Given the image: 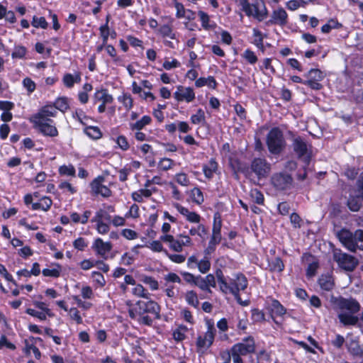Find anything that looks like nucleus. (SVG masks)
Instances as JSON below:
<instances>
[{
  "mask_svg": "<svg viewBox=\"0 0 363 363\" xmlns=\"http://www.w3.org/2000/svg\"><path fill=\"white\" fill-rule=\"evenodd\" d=\"M160 306L150 298L139 300L128 308L129 317L140 325L152 326L154 320L160 319Z\"/></svg>",
  "mask_w": 363,
  "mask_h": 363,
  "instance_id": "nucleus-1",
  "label": "nucleus"
},
{
  "mask_svg": "<svg viewBox=\"0 0 363 363\" xmlns=\"http://www.w3.org/2000/svg\"><path fill=\"white\" fill-rule=\"evenodd\" d=\"M57 116L52 108L41 106L37 113L32 114L29 122L32 124L33 128L45 137L55 138L59 135L56 122L52 118Z\"/></svg>",
  "mask_w": 363,
  "mask_h": 363,
  "instance_id": "nucleus-2",
  "label": "nucleus"
},
{
  "mask_svg": "<svg viewBox=\"0 0 363 363\" xmlns=\"http://www.w3.org/2000/svg\"><path fill=\"white\" fill-rule=\"evenodd\" d=\"M268 151L273 155H279L286 148V142L283 131L279 127L272 128L266 137Z\"/></svg>",
  "mask_w": 363,
  "mask_h": 363,
  "instance_id": "nucleus-3",
  "label": "nucleus"
},
{
  "mask_svg": "<svg viewBox=\"0 0 363 363\" xmlns=\"http://www.w3.org/2000/svg\"><path fill=\"white\" fill-rule=\"evenodd\" d=\"M238 1L241 6V10L246 16H253L259 21L267 18L268 11L263 0H256L253 4H250L249 0H238Z\"/></svg>",
  "mask_w": 363,
  "mask_h": 363,
  "instance_id": "nucleus-4",
  "label": "nucleus"
},
{
  "mask_svg": "<svg viewBox=\"0 0 363 363\" xmlns=\"http://www.w3.org/2000/svg\"><path fill=\"white\" fill-rule=\"evenodd\" d=\"M206 331L203 334L198 335L196 338V347L198 353L203 354L213 345L215 340L216 329L213 320L212 319L206 320Z\"/></svg>",
  "mask_w": 363,
  "mask_h": 363,
  "instance_id": "nucleus-5",
  "label": "nucleus"
},
{
  "mask_svg": "<svg viewBox=\"0 0 363 363\" xmlns=\"http://www.w3.org/2000/svg\"><path fill=\"white\" fill-rule=\"evenodd\" d=\"M291 145L297 158L308 166L312 157L311 145H308L303 138L297 136L293 140Z\"/></svg>",
  "mask_w": 363,
  "mask_h": 363,
  "instance_id": "nucleus-6",
  "label": "nucleus"
},
{
  "mask_svg": "<svg viewBox=\"0 0 363 363\" xmlns=\"http://www.w3.org/2000/svg\"><path fill=\"white\" fill-rule=\"evenodd\" d=\"M248 281L245 275L241 272L235 274V278L230 279L227 281V287H224L223 291L228 290L238 301L240 300V291H244L247 288Z\"/></svg>",
  "mask_w": 363,
  "mask_h": 363,
  "instance_id": "nucleus-7",
  "label": "nucleus"
},
{
  "mask_svg": "<svg viewBox=\"0 0 363 363\" xmlns=\"http://www.w3.org/2000/svg\"><path fill=\"white\" fill-rule=\"evenodd\" d=\"M333 259L338 266L347 272H352L359 264L358 259L349 254L342 252L341 250H335Z\"/></svg>",
  "mask_w": 363,
  "mask_h": 363,
  "instance_id": "nucleus-8",
  "label": "nucleus"
},
{
  "mask_svg": "<svg viewBox=\"0 0 363 363\" xmlns=\"http://www.w3.org/2000/svg\"><path fill=\"white\" fill-rule=\"evenodd\" d=\"M270 299L271 303L269 305L265 307L267 311L269 318L277 326L281 327V322L277 320V317L284 318V316L287 313V309L281 303V302L273 298L268 297Z\"/></svg>",
  "mask_w": 363,
  "mask_h": 363,
  "instance_id": "nucleus-9",
  "label": "nucleus"
},
{
  "mask_svg": "<svg viewBox=\"0 0 363 363\" xmlns=\"http://www.w3.org/2000/svg\"><path fill=\"white\" fill-rule=\"evenodd\" d=\"M250 169L258 179L266 178L271 171V164L264 157H255L251 162Z\"/></svg>",
  "mask_w": 363,
  "mask_h": 363,
  "instance_id": "nucleus-10",
  "label": "nucleus"
},
{
  "mask_svg": "<svg viewBox=\"0 0 363 363\" xmlns=\"http://www.w3.org/2000/svg\"><path fill=\"white\" fill-rule=\"evenodd\" d=\"M293 181L292 176L285 172L274 173L271 177V183L277 191H285L290 189Z\"/></svg>",
  "mask_w": 363,
  "mask_h": 363,
  "instance_id": "nucleus-11",
  "label": "nucleus"
},
{
  "mask_svg": "<svg viewBox=\"0 0 363 363\" xmlns=\"http://www.w3.org/2000/svg\"><path fill=\"white\" fill-rule=\"evenodd\" d=\"M305 76L307 79L305 80L304 85L316 91L323 89L320 82L325 78V74L320 69L312 68Z\"/></svg>",
  "mask_w": 363,
  "mask_h": 363,
  "instance_id": "nucleus-12",
  "label": "nucleus"
},
{
  "mask_svg": "<svg viewBox=\"0 0 363 363\" xmlns=\"http://www.w3.org/2000/svg\"><path fill=\"white\" fill-rule=\"evenodd\" d=\"M230 348L244 356L253 354L256 350L255 340L252 335H247L243 337L241 342L234 344Z\"/></svg>",
  "mask_w": 363,
  "mask_h": 363,
  "instance_id": "nucleus-13",
  "label": "nucleus"
},
{
  "mask_svg": "<svg viewBox=\"0 0 363 363\" xmlns=\"http://www.w3.org/2000/svg\"><path fill=\"white\" fill-rule=\"evenodd\" d=\"M289 22V15L285 9L281 6L274 9L269 20L265 22L267 26H278L281 28L286 26Z\"/></svg>",
  "mask_w": 363,
  "mask_h": 363,
  "instance_id": "nucleus-14",
  "label": "nucleus"
},
{
  "mask_svg": "<svg viewBox=\"0 0 363 363\" xmlns=\"http://www.w3.org/2000/svg\"><path fill=\"white\" fill-rule=\"evenodd\" d=\"M301 259L302 263L308 264V267L306 269V277L308 279L314 277L320 267V262L318 257L312 255L311 252H304L303 253Z\"/></svg>",
  "mask_w": 363,
  "mask_h": 363,
  "instance_id": "nucleus-15",
  "label": "nucleus"
},
{
  "mask_svg": "<svg viewBox=\"0 0 363 363\" xmlns=\"http://www.w3.org/2000/svg\"><path fill=\"white\" fill-rule=\"evenodd\" d=\"M105 178L99 175L90 183L91 194L94 196H101L104 198H108L112 196V191L110 188L103 184Z\"/></svg>",
  "mask_w": 363,
  "mask_h": 363,
  "instance_id": "nucleus-16",
  "label": "nucleus"
},
{
  "mask_svg": "<svg viewBox=\"0 0 363 363\" xmlns=\"http://www.w3.org/2000/svg\"><path fill=\"white\" fill-rule=\"evenodd\" d=\"M335 303L341 310L348 311L350 313L354 314L359 311L360 304L354 298H346L342 296L336 298Z\"/></svg>",
  "mask_w": 363,
  "mask_h": 363,
  "instance_id": "nucleus-17",
  "label": "nucleus"
},
{
  "mask_svg": "<svg viewBox=\"0 0 363 363\" xmlns=\"http://www.w3.org/2000/svg\"><path fill=\"white\" fill-rule=\"evenodd\" d=\"M174 98L178 102L185 101L186 103H190L195 99V93L191 87H184L179 85L174 93Z\"/></svg>",
  "mask_w": 363,
  "mask_h": 363,
  "instance_id": "nucleus-18",
  "label": "nucleus"
},
{
  "mask_svg": "<svg viewBox=\"0 0 363 363\" xmlns=\"http://www.w3.org/2000/svg\"><path fill=\"white\" fill-rule=\"evenodd\" d=\"M337 236L341 243L350 251H355V244L354 242V233L349 230L342 228L337 234Z\"/></svg>",
  "mask_w": 363,
  "mask_h": 363,
  "instance_id": "nucleus-19",
  "label": "nucleus"
},
{
  "mask_svg": "<svg viewBox=\"0 0 363 363\" xmlns=\"http://www.w3.org/2000/svg\"><path fill=\"white\" fill-rule=\"evenodd\" d=\"M173 206L182 214L186 220L191 223H199L201 220V216L195 211H190L187 208L183 206L179 203H175Z\"/></svg>",
  "mask_w": 363,
  "mask_h": 363,
  "instance_id": "nucleus-20",
  "label": "nucleus"
},
{
  "mask_svg": "<svg viewBox=\"0 0 363 363\" xmlns=\"http://www.w3.org/2000/svg\"><path fill=\"white\" fill-rule=\"evenodd\" d=\"M43 106L52 108L55 112L60 111L65 113L69 109V98L65 96H58L53 103L47 104Z\"/></svg>",
  "mask_w": 363,
  "mask_h": 363,
  "instance_id": "nucleus-21",
  "label": "nucleus"
},
{
  "mask_svg": "<svg viewBox=\"0 0 363 363\" xmlns=\"http://www.w3.org/2000/svg\"><path fill=\"white\" fill-rule=\"evenodd\" d=\"M92 248L96 254L104 257L111 250L112 244L110 242H104L101 238H98L94 240Z\"/></svg>",
  "mask_w": 363,
  "mask_h": 363,
  "instance_id": "nucleus-22",
  "label": "nucleus"
},
{
  "mask_svg": "<svg viewBox=\"0 0 363 363\" xmlns=\"http://www.w3.org/2000/svg\"><path fill=\"white\" fill-rule=\"evenodd\" d=\"M318 283L320 289L325 291H330L335 286V281L331 273L323 274L318 278Z\"/></svg>",
  "mask_w": 363,
  "mask_h": 363,
  "instance_id": "nucleus-23",
  "label": "nucleus"
},
{
  "mask_svg": "<svg viewBox=\"0 0 363 363\" xmlns=\"http://www.w3.org/2000/svg\"><path fill=\"white\" fill-rule=\"evenodd\" d=\"M82 81V73L76 71L72 74L71 73H65L62 77V83L64 86L68 89L74 87L75 84H79Z\"/></svg>",
  "mask_w": 363,
  "mask_h": 363,
  "instance_id": "nucleus-24",
  "label": "nucleus"
},
{
  "mask_svg": "<svg viewBox=\"0 0 363 363\" xmlns=\"http://www.w3.org/2000/svg\"><path fill=\"white\" fill-rule=\"evenodd\" d=\"M218 170V163L215 158H211L207 164L202 167V171L205 177L211 180L214 177V174Z\"/></svg>",
  "mask_w": 363,
  "mask_h": 363,
  "instance_id": "nucleus-25",
  "label": "nucleus"
},
{
  "mask_svg": "<svg viewBox=\"0 0 363 363\" xmlns=\"http://www.w3.org/2000/svg\"><path fill=\"white\" fill-rule=\"evenodd\" d=\"M94 100L96 104L98 101H101L103 104H112L113 102V97L108 93V90L106 88L96 89L94 94Z\"/></svg>",
  "mask_w": 363,
  "mask_h": 363,
  "instance_id": "nucleus-26",
  "label": "nucleus"
},
{
  "mask_svg": "<svg viewBox=\"0 0 363 363\" xmlns=\"http://www.w3.org/2000/svg\"><path fill=\"white\" fill-rule=\"evenodd\" d=\"M346 347L348 352L354 357H363V348L356 339H350L346 342Z\"/></svg>",
  "mask_w": 363,
  "mask_h": 363,
  "instance_id": "nucleus-27",
  "label": "nucleus"
},
{
  "mask_svg": "<svg viewBox=\"0 0 363 363\" xmlns=\"http://www.w3.org/2000/svg\"><path fill=\"white\" fill-rule=\"evenodd\" d=\"M52 205V200L50 196H43L40 198L39 202L32 203L31 209L33 211L41 210L48 211Z\"/></svg>",
  "mask_w": 363,
  "mask_h": 363,
  "instance_id": "nucleus-28",
  "label": "nucleus"
},
{
  "mask_svg": "<svg viewBox=\"0 0 363 363\" xmlns=\"http://www.w3.org/2000/svg\"><path fill=\"white\" fill-rule=\"evenodd\" d=\"M198 16L199 17L201 26L205 30H213L216 28V23L214 21H211L210 16L206 12L199 10L198 11Z\"/></svg>",
  "mask_w": 363,
  "mask_h": 363,
  "instance_id": "nucleus-29",
  "label": "nucleus"
},
{
  "mask_svg": "<svg viewBox=\"0 0 363 363\" xmlns=\"http://www.w3.org/2000/svg\"><path fill=\"white\" fill-rule=\"evenodd\" d=\"M152 121V118L150 116L144 115L135 122L129 123V129L131 131L142 130L145 126L150 125Z\"/></svg>",
  "mask_w": 363,
  "mask_h": 363,
  "instance_id": "nucleus-30",
  "label": "nucleus"
},
{
  "mask_svg": "<svg viewBox=\"0 0 363 363\" xmlns=\"http://www.w3.org/2000/svg\"><path fill=\"white\" fill-rule=\"evenodd\" d=\"M222 235L212 233L208 243V246L204 249L203 253L206 255H211L216 250V246L221 242Z\"/></svg>",
  "mask_w": 363,
  "mask_h": 363,
  "instance_id": "nucleus-31",
  "label": "nucleus"
},
{
  "mask_svg": "<svg viewBox=\"0 0 363 363\" xmlns=\"http://www.w3.org/2000/svg\"><path fill=\"white\" fill-rule=\"evenodd\" d=\"M197 226H193L189 229V235H198L203 241L206 240L208 235V228L202 223H197Z\"/></svg>",
  "mask_w": 363,
  "mask_h": 363,
  "instance_id": "nucleus-32",
  "label": "nucleus"
},
{
  "mask_svg": "<svg viewBox=\"0 0 363 363\" xmlns=\"http://www.w3.org/2000/svg\"><path fill=\"white\" fill-rule=\"evenodd\" d=\"M83 133L90 139L97 140L103 137V133L98 126L84 125Z\"/></svg>",
  "mask_w": 363,
  "mask_h": 363,
  "instance_id": "nucleus-33",
  "label": "nucleus"
},
{
  "mask_svg": "<svg viewBox=\"0 0 363 363\" xmlns=\"http://www.w3.org/2000/svg\"><path fill=\"white\" fill-rule=\"evenodd\" d=\"M268 269L270 272H282L285 269V264L280 257L268 259Z\"/></svg>",
  "mask_w": 363,
  "mask_h": 363,
  "instance_id": "nucleus-34",
  "label": "nucleus"
},
{
  "mask_svg": "<svg viewBox=\"0 0 363 363\" xmlns=\"http://www.w3.org/2000/svg\"><path fill=\"white\" fill-rule=\"evenodd\" d=\"M91 214L92 212L90 210L84 211L82 216H80L77 212H72L70 213V220L74 224L81 223L84 225L88 223Z\"/></svg>",
  "mask_w": 363,
  "mask_h": 363,
  "instance_id": "nucleus-35",
  "label": "nucleus"
},
{
  "mask_svg": "<svg viewBox=\"0 0 363 363\" xmlns=\"http://www.w3.org/2000/svg\"><path fill=\"white\" fill-rule=\"evenodd\" d=\"M158 33L162 38H169L172 40L177 38V33L171 24H162L158 28Z\"/></svg>",
  "mask_w": 363,
  "mask_h": 363,
  "instance_id": "nucleus-36",
  "label": "nucleus"
},
{
  "mask_svg": "<svg viewBox=\"0 0 363 363\" xmlns=\"http://www.w3.org/2000/svg\"><path fill=\"white\" fill-rule=\"evenodd\" d=\"M229 164L235 174H238L239 172L246 174L248 172V168L244 166L242 162L238 157H230Z\"/></svg>",
  "mask_w": 363,
  "mask_h": 363,
  "instance_id": "nucleus-37",
  "label": "nucleus"
},
{
  "mask_svg": "<svg viewBox=\"0 0 363 363\" xmlns=\"http://www.w3.org/2000/svg\"><path fill=\"white\" fill-rule=\"evenodd\" d=\"M52 266H55V268L52 269H43L42 271V274L44 277H52V278H58L61 275L62 272V266L59 263H52Z\"/></svg>",
  "mask_w": 363,
  "mask_h": 363,
  "instance_id": "nucleus-38",
  "label": "nucleus"
},
{
  "mask_svg": "<svg viewBox=\"0 0 363 363\" xmlns=\"http://www.w3.org/2000/svg\"><path fill=\"white\" fill-rule=\"evenodd\" d=\"M118 101L123 104L126 111H130L134 106L133 99L129 93L123 92L118 97Z\"/></svg>",
  "mask_w": 363,
  "mask_h": 363,
  "instance_id": "nucleus-39",
  "label": "nucleus"
},
{
  "mask_svg": "<svg viewBox=\"0 0 363 363\" xmlns=\"http://www.w3.org/2000/svg\"><path fill=\"white\" fill-rule=\"evenodd\" d=\"M272 58H264L262 61V64L259 66V70L264 74H274L276 73V69L272 65Z\"/></svg>",
  "mask_w": 363,
  "mask_h": 363,
  "instance_id": "nucleus-40",
  "label": "nucleus"
},
{
  "mask_svg": "<svg viewBox=\"0 0 363 363\" xmlns=\"http://www.w3.org/2000/svg\"><path fill=\"white\" fill-rule=\"evenodd\" d=\"M340 322L344 325H355L358 322V318L352 313H340L338 315Z\"/></svg>",
  "mask_w": 363,
  "mask_h": 363,
  "instance_id": "nucleus-41",
  "label": "nucleus"
},
{
  "mask_svg": "<svg viewBox=\"0 0 363 363\" xmlns=\"http://www.w3.org/2000/svg\"><path fill=\"white\" fill-rule=\"evenodd\" d=\"M151 196V192L148 189H140L138 191H133L131 194L132 199L134 201L142 203L143 198L148 199Z\"/></svg>",
  "mask_w": 363,
  "mask_h": 363,
  "instance_id": "nucleus-42",
  "label": "nucleus"
},
{
  "mask_svg": "<svg viewBox=\"0 0 363 363\" xmlns=\"http://www.w3.org/2000/svg\"><path fill=\"white\" fill-rule=\"evenodd\" d=\"M72 118L79 121L83 126L86 124L84 121L91 120L94 121V118L86 115L82 108H76L72 113Z\"/></svg>",
  "mask_w": 363,
  "mask_h": 363,
  "instance_id": "nucleus-43",
  "label": "nucleus"
},
{
  "mask_svg": "<svg viewBox=\"0 0 363 363\" xmlns=\"http://www.w3.org/2000/svg\"><path fill=\"white\" fill-rule=\"evenodd\" d=\"M211 256L204 255L203 258L197 263L196 267L201 273L206 274L210 270L211 266Z\"/></svg>",
  "mask_w": 363,
  "mask_h": 363,
  "instance_id": "nucleus-44",
  "label": "nucleus"
},
{
  "mask_svg": "<svg viewBox=\"0 0 363 363\" xmlns=\"http://www.w3.org/2000/svg\"><path fill=\"white\" fill-rule=\"evenodd\" d=\"M187 327L183 325L177 327L172 333V338L177 342H180L184 340L186 337V332L187 331Z\"/></svg>",
  "mask_w": 363,
  "mask_h": 363,
  "instance_id": "nucleus-45",
  "label": "nucleus"
},
{
  "mask_svg": "<svg viewBox=\"0 0 363 363\" xmlns=\"http://www.w3.org/2000/svg\"><path fill=\"white\" fill-rule=\"evenodd\" d=\"M223 225V220L221 215L219 212H216L213 214V220L212 226V233L221 235V228Z\"/></svg>",
  "mask_w": 363,
  "mask_h": 363,
  "instance_id": "nucleus-46",
  "label": "nucleus"
},
{
  "mask_svg": "<svg viewBox=\"0 0 363 363\" xmlns=\"http://www.w3.org/2000/svg\"><path fill=\"white\" fill-rule=\"evenodd\" d=\"M253 37H254V40L252 42V43L257 48H259V50H261L262 51H264V35L262 34V33L257 29V28H254L253 29Z\"/></svg>",
  "mask_w": 363,
  "mask_h": 363,
  "instance_id": "nucleus-47",
  "label": "nucleus"
},
{
  "mask_svg": "<svg viewBox=\"0 0 363 363\" xmlns=\"http://www.w3.org/2000/svg\"><path fill=\"white\" fill-rule=\"evenodd\" d=\"M251 318L254 323H263L266 321V315L262 310L257 308H252L251 311Z\"/></svg>",
  "mask_w": 363,
  "mask_h": 363,
  "instance_id": "nucleus-48",
  "label": "nucleus"
},
{
  "mask_svg": "<svg viewBox=\"0 0 363 363\" xmlns=\"http://www.w3.org/2000/svg\"><path fill=\"white\" fill-rule=\"evenodd\" d=\"M190 197L193 202L199 205H201L204 201L203 192L199 187H194L191 190Z\"/></svg>",
  "mask_w": 363,
  "mask_h": 363,
  "instance_id": "nucleus-49",
  "label": "nucleus"
},
{
  "mask_svg": "<svg viewBox=\"0 0 363 363\" xmlns=\"http://www.w3.org/2000/svg\"><path fill=\"white\" fill-rule=\"evenodd\" d=\"M190 121L192 124L198 125L206 122L205 112L202 108H199L195 114L190 117Z\"/></svg>",
  "mask_w": 363,
  "mask_h": 363,
  "instance_id": "nucleus-50",
  "label": "nucleus"
},
{
  "mask_svg": "<svg viewBox=\"0 0 363 363\" xmlns=\"http://www.w3.org/2000/svg\"><path fill=\"white\" fill-rule=\"evenodd\" d=\"M185 299L187 303L195 308H197L199 305L197 294L196 291L191 290L188 291L185 295Z\"/></svg>",
  "mask_w": 363,
  "mask_h": 363,
  "instance_id": "nucleus-51",
  "label": "nucleus"
},
{
  "mask_svg": "<svg viewBox=\"0 0 363 363\" xmlns=\"http://www.w3.org/2000/svg\"><path fill=\"white\" fill-rule=\"evenodd\" d=\"M360 199L361 198L359 197V194L357 197L351 196L348 199L347 206L350 208V210L356 212L360 209L362 206Z\"/></svg>",
  "mask_w": 363,
  "mask_h": 363,
  "instance_id": "nucleus-52",
  "label": "nucleus"
},
{
  "mask_svg": "<svg viewBox=\"0 0 363 363\" xmlns=\"http://www.w3.org/2000/svg\"><path fill=\"white\" fill-rule=\"evenodd\" d=\"M27 53V49L23 45H15L13 51L11 53L13 59H23Z\"/></svg>",
  "mask_w": 363,
  "mask_h": 363,
  "instance_id": "nucleus-53",
  "label": "nucleus"
},
{
  "mask_svg": "<svg viewBox=\"0 0 363 363\" xmlns=\"http://www.w3.org/2000/svg\"><path fill=\"white\" fill-rule=\"evenodd\" d=\"M174 164L173 160L167 157L162 158L157 164V168L160 171H167L170 169Z\"/></svg>",
  "mask_w": 363,
  "mask_h": 363,
  "instance_id": "nucleus-54",
  "label": "nucleus"
},
{
  "mask_svg": "<svg viewBox=\"0 0 363 363\" xmlns=\"http://www.w3.org/2000/svg\"><path fill=\"white\" fill-rule=\"evenodd\" d=\"M58 172L62 176L75 177L76 169L72 164H63L59 167Z\"/></svg>",
  "mask_w": 363,
  "mask_h": 363,
  "instance_id": "nucleus-55",
  "label": "nucleus"
},
{
  "mask_svg": "<svg viewBox=\"0 0 363 363\" xmlns=\"http://www.w3.org/2000/svg\"><path fill=\"white\" fill-rule=\"evenodd\" d=\"M118 147L122 151H127L130 149V143L128 138L124 135H119L115 140Z\"/></svg>",
  "mask_w": 363,
  "mask_h": 363,
  "instance_id": "nucleus-56",
  "label": "nucleus"
},
{
  "mask_svg": "<svg viewBox=\"0 0 363 363\" xmlns=\"http://www.w3.org/2000/svg\"><path fill=\"white\" fill-rule=\"evenodd\" d=\"M242 57L250 65H255L258 60V58L255 52L250 48H247L244 51Z\"/></svg>",
  "mask_w": 363,
  "mask_h": 363,
  "instance_id": "nucleus-57",
  "label": "nucleus"
},
{
  "mask_svg": "<svg viewBox=\"0 0 363 363\" xmlns=\"http://www.w3.org/2000/svg\"><path fill=\"white\" fill-rule=\"evenodd\" d=\"M132 293L134 296L145 298L146 299L148 298V296L150 294L147 290L145 289L140 284H135V287L132 289Z\"/></svg>",
  "mask_w": 363,
  "mask_h": 363,
  "instance_id": "nucleus-58",
  "label": "nucleus"
},
{
  "mask_svg": "<svg viewBox=\"0 0 363 363\" xmlns=\"http://www.w3.org/2000/svg\"><path fill=\"white\" fill-rule=\"evenodd\" d=\"M31 25L36 28H41L43 29H46L48 26V23L45 17H38L34 16L33 17Z\"/></svg>",
  "mask_w": 363,
  "mask_h": 363,
  "instance_id": "nucleus-59",
  "label": "nucleus"
},
{
  "mask_svg": "<svg viewBox=\"0 0 363 363\" xmlns=\"http://www.w3.org/2000/svg\"><path fill=\"white\" fill-rule=\"evenodd\" d=\"M69 317L71 320H74L77 325L83 323V319L80 314V311L75 307L69 309Z\"/></svg>",
  "mask_w": 363,
  "mask_h": 363,
  "instance_id": "nucleus-60",
  "label": "nucleus"
},
{
  "mask_svg": "<svg viewBox=\"0 0 363 363\" xmlns=\"http://www.w3.org/2000/svg\"><path fill=\"white\" fill-rule=\"evenodd\" d=\"M257 361L256 363H269L272 360L271 354L264 349L257 353Z\"/></svg>",
  "mask_w": 363,
  "mask_h": 363,
  "instance_id": "nucleus-61",
  "label": "nucleus"
},
{
  "mask_svg": "<svg viewBox=\"0 0 363 363\" xmlns=\"http://www.w3.org/2000/svg\"><path fill=\"white\" fill-rule=\"evenodd\" d=\"M23 86L27 90L28 94H32L36 89L35 82L30 77H26L22 81Z\"/></svg>",
  "mask_w": 363,
  "mask_h": 363,
  "instance_id": "nucleus-62",
  "label": "nucleus"
},
{
  "mask_svg": "<svg viewBox=\"0 0 363 363\" xmlns=\"http://www.w3.org/2000/svg\"><path fill=\"white\" fill-rule=\"evenodd\" d=\"M354 237L355 250H357V248L363 250V230H357L354 233Z\"/></svg>",
  "mask_w": 363,
  "mask_h": 363,
  "instance_id": "nucleus-63",
  "label": "nucleus"
},
{
  "mask_svg": "<svg viewBox=\"0 0 363 363\" xmlns=\"http://www.w3.org/2000/svg\"><path fill=\"white\" fill-rule=\"evenodd\" d=\"M131 167L126 164L123 168L118 171V179L120 182H124L128 180V175L131 173Z\"/></svg>",
  "mask_w": 363,
  "mask_h": 363,
  "instance_id": "nucleus-64",
  "label": "nucleus"
}]
</instances>
